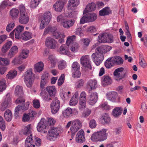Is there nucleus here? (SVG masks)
<instances>
[{
	"mask_svg": "<svg viewBox=\"0 0 147 147\" xmlns=\"http://www.w3.org/2000/svg\"><path fill=\"white\" fill-rule=\"evenodd\" d=\"M76 39V36L73 35L69 36L67 38L66 42V44L67 46H69L70 45L73 44V43L75 42L74 41Z\"/></svg>",
	"mask_w": 147,
	"mask_h": 147,
	"instance_id": "obj_49",
	"label": "nucleus"
},
{
	"mask_svg": "<svg viewBox=\"0 0 147 147\" xmlns=\"http://www.w3.org/2000/svg\"><path fill=\"white\" fill-rule=\"evenodd\" d=\"M64 3L62 2L58 1L53 5L55 10L57 11L61 12L63 9Z\"/></svg>",
	"mask_w": 147,
	"mask_h": 147,
	"instance_id": "obj_30",
	"label": "nucleus"
},
{
	"mask_svg": "<svg viewBox=\"0 0 147 147\" xmlns=\"http://www.w3.org/2000/svg\"><path fill=\"white\" fill-rule=\"evenodd\" d=\"M46 90L49 94L51 97H54L57 93V90L54 86H48L46 88Z\"/></svg>",
	"mask_w": 147,
	"mask_h": 147,
	"instance_id": "obj_22",
	"label": "nucleus"
},
{
	"mask_svg": "<svg viewBox=\"0 0 147 147\" xmlns=\"http://www.w3.org/2000/svg\"><path fill=\"white\" fill-rule=\"evenodd\" d=\"M107 98L109 100L111 101L115 102L118 99L117 94L114 92L109 93L107 94Z\"/></svg>",
	"mask_w": 147,
	"mask_h": 147,
	"instance_id": "obj_23",
	"label": "nucleus"
},
{
	"mask_svg": "<svg viewBox=\"0 0 147 147\" xmlns=\"http://www.w3.org/2000/svg\"><path fill=\"white\" fill-rule=\"evenodd\" d=\"M112 83V78L109 76L105 75L101 78V84L103 87H106L111 85Z\"/></svg>",
	"mask_w": 147,
	"mask_h": 147,
	"instance_id": "obj_13",
	"label": "nucleus"
},
{
	"mask_svg": "<svg viewBox=\"0 0 147 147\" xmlns=\"http://www.w3.org/2000/svg\"><path fill=\"white\" fill-rule=\"evenodd\" d=\"M87 94L84 91L82 92L79 96V100L86 101Z\"/></svg>",
	"mask_w": 147,
	"mask_h": 147,
	"instance_id": "obj_61",
	"label": "nucleus"
},
{
	"mask_svg": "<svg viewBox=\"0 0 147 147\" xmlns=\"http://www.w3.org/2000/svg\"><path fill=\"white\" fill-rule=\"evenodd\" d=\"M19 13V10L16 8H13L10 11V15L13 19L18 18Z\"/></svg>",
	"mask_w": 147,
	"mask_h": 147,
	"instance_id": "obj_31",
	"label": "nucleus"
},
{
	"mask_svg": "<svg viewBox=\"0 0 147 147\" xmlns=\"http://www.w3.org/2000/svg\"><path fill=\"white\" fill-rule=\"evenodd\" d=\"M50 107L52 114H55L59 109L60 102L59 100L56 98H55L50 104Z\"/></svg>",
	"mask_w": 147,
	"mask_h": 147,
	"instance_id": "obj_12",
	"label": "nucleus"
},
{
	"mask_svg": "<svg viewBox=\"0 0 147 147\" xmlns=\"http://www.w3.org/2000/svg\"><path fill=\"white\" fill-rule=\"evenodd\" d=\"M11 100L10 97H7L6 98L5 101L2 103L1 107V111H4L8 107L9 104L11 102Z\"/></svg>",
	"mask_w": 147,
	"mask_h": 147,
	"instance_id": "obj_27",
	"label": "nucleus"
},
{
	"mask_svg": "<svg viewBox=\"0 0 147 147\" xmlns=\"http://www.w3.org/2000/svg\"><path fill=\"white\" fill-rule=\"evenodd\" d=\"M33 140L32 139V135L28 136L25 141V147H35V145L33 144Z\"/></svg>",
	"mask_w": 147,
	"mask_h": 147,
	"instance_id": "obj_19",
	"label": "nucleus"
},
{
	"mask_svg": "<svg viewBox=\"0 0 147 147\" xmlns=\"http://www.w3.org/2000/svg\"><path fill=\"white\" fill-rule=\"evenodd\" d=\"M47 126V121L45 119L42 118L37 126V130L39 132H43L44 133H46L47 131L46 129Z\"/></svg>",
	"mask_w": 147,
	"mask_h": 147,
	"instance_id": "obj_11",
	"label": "nucleus"
},
{
	"mask_svg": "<svg viewBox=\"0 0 147 147\" xmlns=\"http://www.w3.org/2000/svg\"><path fill=\"white\" fill-rule=\"evenodd\" d=\"M98 98V94L96 92L92 93L89 95L88 103L89 105H93L97 102Z\"/></svg>",
	"mask_w": 147,
	"mask_h": 147,
	"instance_id": "obj_14",
	"label": "nucleus"
},
{
	"mask_svg": "<svg viewBox=\"0 0 147 147\" xmlns=\"http://www.w3.org/2000/svg\"><path fill=\"white\" fill-rule=\"evenodd\" d=\"M95 51L96 52L93 53L92 55V59L96 65H98L103 61L104 56L101 52L96 51V49Z\"/></svg>",
	"mask_w": 147,
	"mask_h": 147,
	"instance_id": "obj_8",
	"label": "nucleus"
},
{
	"mask_svg": "<svg viewBox=\"0 0 147 147\" xmlns=\"http://www.w3.org/2000/svg\"><path fill=\"white\" fill-rule=\"evenodd\" d=\"M18 52V49L16 46H13L9 51L8 53L9 57L11 58L13 57Z\"/></svg>",
	"mask_w": 147,
	"mask_h": 147,
	"instance_id": "obj_35",
	"label": "nucleus"
},
{
	"mask_svg": "<svg viewBox=\"0 0 147 147\" xmlns=\"http://www.w3.org/2000/svg\"><path fill=\"white\" fill-rule=\"evenodd\" d=\"M88 84L92 90L95 89L97 88V82L96 80H90Z\"/></svg>",
	"mask_w": 147,
	"mask_h": 147,
	"instance_id": "obj_36",
	"label": "nucleus"
},
{
	"mask_svg": "<svg viewBox=\"0 0 147 147\" xmlns=\"http://www.w3.org/2000/svg\"><path fill=\"white\" fill-rule=\"evenodd\" d=\"M20 16L19 22L22 24H27L29 20V18L25 6L23 5L19 6Z\"/></svg>",
	"mask_w": 147,
	"mask_h": 147,
	"instance_id": "obj_4",
	"label": "nucleus"
},
{
	"mask_svg": "<svg viewBox=\"0 0 147 147\" xmlns=\"http://www.w3.org/2000/svg\"><path fill=\"white\" fill-rule=\"evenodd\" d=\"M23 106H20V105H18L17 106L15 110V115L16 116H18L20 112L24 111V110L23 109Z\"/></svg>",
	"mask_w": 147,
	"mask_h": 147,
	"instance_id": "obj_53",
	"label": "nucleus"
},
{
	"mask_svg": "<svg viewBox=\"0 0 147 147\" xmlns=\"http://www.w3.org/2000/svg\"><path fill=\"white\" fill-rule=\"evenodd\" d=\"M122 110V108L121 107H115L112 111V115L114 117L117 118L121 115Z\"/></svg>",
	"mask_w": 147,
	"mask_h": 147,
	"instance_id": "obj_24",
	"label": "nucleus"
},
{
	"mask_svg": "<svg viewBox=\"0 0 147 147\" xmlns=\"http://www.w3.org/2000/svg\"><path fill=\"white\" fill-rule=\"evenodd\" d=\"M64 80L65 76L64 74H62L58 80V85L59 86H61L64 83Z\"/></svg>",
	"mask_w": 147,
	"mask_h": 147,
	"instance_id": "obj_60",
	"label": "nucleus"
},
{
	"mask_svg": "<svg viewBox=\"0 0 147 147\" xmlns=\"http://www.w3.org/2000/svg\"><path fill=\"white\" fill-rule=\"evenodd\" d=\"M111 12L110 10L108 7L102 9L99 12V15L100 16H104L109 15Z\"/></svg>",
	"mask_w": 147,
	"mask_h": 147,
	"instance_id": "obj_42",
	"label": "nucleus"
},
{
	"mask_svg": "<svg viewBox=\"0 0 147 147\" xmlns=\"http://www.w3.org/2000/svg\"><path fill=\"white\" fill-rule=\"evenodd\" d=\"M111 47L108 45H102L96 49V51L101 52L102 54L109 51L111 49Z\"/></svg>",
	"mask_w": 147,
	"mask_h": 147,
	"instance_id": "obj_21",
	"label": "nucleus"
},
{
	"mask_svg": "<svg viewBox=\"0 0 147 147\" xmlns=\"http://www.w3.org/2000/svg\"><path fill=\"white\" fill-rule=\"evenodd\" d=\"M96 5L94 3H91L88 4L86 6L84 13H86L88 12L93 11L95 10Z\"/></svg>",
	"mask_w": 147,
	"mask_h": 147,
	"instance_id": "obj_28",
	"label": "nucleus"
},
{
	"mask_svg": "<svg viewBox=\"0 0 147 147\" xmlns=\"http://www.w3.org/2000/svg\"><path fill=\"white\" fill-rule=\"evenodd\" d=\"M45 45L47 47L52 49H55L58 46L57 41L51 37L46 38Z\"/></svg>",
	"mask_w": 147,
	"mask_h": 147,
	"instance_id": "obj_10",
	"label": "nucleus"
},
{
	"mask_svg": "<svg viewBox=\"0 0 147 147\" xmlns=\"http://www.w3.org/2000/svg\"><path fill=\"white\" fill-rule=\"evenodd\" d=\"M68 47L65 45L63 44L59 48V53L61 54L67 55L69 53Z\"/></svg>",
	"mask_w": 147,
	"mask_h": 147,
	"instance_id": "obj_37",
	"label": "nucleus"
},
{
	"mask_svg": "<svg viewBox=\"0 0 147 147\" xmlns=\"http://www.w3.org/2000/svg\"><path fill=\"white\" fill-rule=\"evenodd\" d=\"M49 80L48 76L47 74H43L41 76L40 84V87L43 88L46 84L47 83Z\"/></svg>",
	"mask_w": 147,
	"mask_h": 147,
	"instance_id": "obj_25",
	"label": "nucleus"
},
{
	"mask_svg": "<svg viewBox=\"0 0 147 147\" xmlns=\"http://www.w3.org/2000/svg\"><path fill=\"white\" fill-rule=\"evenodd\" d=\"M15 26V24L13 21L9 23L6 27V31L8 32H10L13 28Z\"/></svg>",
	"mask_w": 147,
	"mask_h": 147,
	"instance_id": "obj_51",
	"label": "nucleus"
},
{
	"mask_svg": "<svg viewBox=\"0 0 147 147\" xmlns=\"http://www.w3.org/2000/svg\"><path fill=\"white\" fill-rule=\"evenodd\" d=\"M82 126V122L79 119H76L69 122L66 127L68 128L70 127V130L71 134L74 135Z\"/></svg>",
	"mask_w": 147,
	"mask_h": 147,
	"instance_id": "obj_3",
	"label": "nucleus"
},
{
	"mask_svg": "<svg viewBox=\"0 0 147 147\" xmlns=\"http://www.w3.org/2000/svg\"><path fill=\"white\" fill-rule=\"evenodd\" d=\"M97 18V15L93 13H90L83 16L80 19L81 24L86 22H91L96 20Z\"/></svg>",
	"mask_w": 147,
	"mask_h": 147,
	"instance_id": "obj_9",
	"label": "nucleus"
},
{
	"mask_svg": "<svg viewBox=\"0 0 147 147\" xmlns=\"http://www.w3.org/2000/svg\"><path fill=\"white\" fill-rule=\"evenodd\" d=\"M62 131L63 128L61 127L52 128L49 131V136L47 138L50 141H54L57 138L59 134Z\"/></svg>",
	"mask_w": 147,
	"mask_h": 147,
	"instance_id": "obj_5",
	"label": "nucleus"
},
{
	"mask_svg": "<svg viewBox=\"0 0 147 147\" xmlns=\"http://www.w3.org/2000/svg\"><path fill=\"white\" fill-rule=\"evenodd\" d=\"M32 36V34L27 31L25 32L21 35V38L24 40L30 39Z\"/></svg>",
	"mask_w": 147,
	"mask_h": 147,
	"instance_id": "obj_32",
	"label": "nucleus"
},
{
	"mask_svg": "<svg viewBox=\"0 0 147 147\" xmlns=\"http://www.w3.org/2000/svg\"><path fill=\"white\" fill-rule=\"evenodd\" d=\"M75 21L74 19L65 20L61 23L63 27L66 28H69L72 27L74 24Z\"/></svg>",
	"mask_w": 147,
	"mask_h": 147,
	"instance_id": "obj_17",
	"label": "nucleus"
},
{
	"mask_svg": "<svg viewBox=\"0 0 147 147\" xmlns=\"http://www.w3.org/2000/svg\"><path fill=\"white\" fill-rule=\"evenodd\" d=\"M111 60L114 64L120 65L123 63V60L122 58L119 56H116L111 58Z\"/></svg>",
	"mask_w": 147,
	"mask_h": 147,
	"instance_id": "obj_29",
	"label": "nucleus"
},
{
	"mask_svg": "<svg viewBox=\"0 0 147 147\" xmlns=\"http://www.w3.org/2000/svg\"><path fill=\"white\" fill-rule=\"evenodd\" d=\"M124 77L123 74H114V79L117 81H118L122 79Z\"/></svg>",
	"mask_w": 147,
	"mask_h": 147,
	"instance_id": "obj_63",
	"label": "nucleus"
},
{
	"mask_svg": "<svg viewBox=\"0 0 147 147\" xmlns=\"http://www.w3.org/2000/svg\"><path fill=\"white\" fill-rule=\"evenodd\" d=\"M53 37L56 39H58L60 37L65 38V35L63 33H61L58 31H56L53 34Z\"/></svg>",
	"mask_w": 147,
	"mask_h": 147,
	"instance_id": "obj_52",
	"label": "nucleus"
},
{
	"mask_svg": "<svg viewBox=\"0 0 147 147\" xmlns=\"http://www.w3.org/2000/svg\"><path fill=\"white\" fill-rule=\"evenodd\" d=\"M78 100L71 98L69 102V105L70 106H75L78 103Z\"/></svg>",
	"mask_w": 147,
	"mask_h": 147,
	"instance_id": "obj_64",
	"label": "nucleus"
},
{
	"mask_svg": "<svg viewBox=\"0 0 147 147\" xmlns=\"http://www.w3.org/2000/svg\"><path fill=\"white\" fill-rule=\"evenodd\" d=\"M51 15V13L49 11L45 13L41 18V21L40 26V28L42 29L50 22Z\"/></svg>",
	"mask_w": 147,
	"mask_h": 147,
	"instance_id": "obj_6",
	"label": "nucleus"
},
{
	"mask_svg": "<svg viewBox=\"0 0 147 147\" xmlns=\"http://www.w3.org/2000/svg\"><path fill=\"white\" fill-rule=\"evenodd\" d=\"M114 64L111 60V58H109L105 61V65L107 68H110L113 66Z\"/></svg>",
	"mask_w": 147,
	"mask_h": 147,
	"instance_id": "obj_44",
	"label": "nucleus"
},
{
	"mask_svg": "<svg viewBox=\"0 0 147 147\" xmlns=\"http://www.w3.org/2000/svg\"><path fill=\"white\" fill-rule=\"evenodd\" d=\"M106 33H102L99 35L98 39V41L99 42L103 43L107 42V38L105 36Z\"/></svg>",
	"mask_w": 147,
	"mask_h": 147,
	"instance_id": "obj_43",
	"label": "nucleus"
},
{
	"mask_svg": "<svg viewBox=\"0 0 147 147\" xmlns=\"http://www.w3.org/2000/svg\"><path fill=\"white\" fill-rule=\"evenodd\" d=\"M31 127L30 124L28 125L25 127L23 131V134L26 136H28L29 135L30 136L31 134Z\"/></svg>",
	"mask_w": 147,
	"mask_h": 147,
	"instance_id": "obj_40",
	"label": "nucleus"
},
{
	"mask_svg": "<svg viewBox=\"0 0 147 147\" xmlns=\"http://www.w3.org/2000/svg\"><path fill=\"white\" fill-rule=\"evenodd\" d=\"M79 4V0H69L67 5V8L68 10H73Z\"/></svg>",
	"mask_w": 147,
	"mask_h": 147,
	"instance_id": "obj_16",
	"label": "nucleus"
},
{
	"mask_svg": "<svg viewBox=\"0 0 147 147\" xmlns=\"http://www.w3.org/2000/svg\"><path fill=\"white\" fill-rule=\"evenodd\" d=\"M24 29V27L23 26H19L14 30H15V35L16 38L21 39L22 32L23 31Z\"/></svg>",
	"mask_w": 147,
	"mask_h": 147,
	"instance_id": "obj_18",
	"label": "nucleus"
},
{
	"mask_svg": "<svg viewBox=\"0 0 147 147\" xmlns=\"http://www.w3.org/2000/svg\"><path fill=\"white\" fill-rule=\"evenodd\" d=\"M91 61L88 55L83 56L80 58V63L82 66L81 70L82 73H88L92 69Z\"/></svg>",
	"mask_w": 147,
	"mask_h": 147,
	"instance_id": "obj_2",
	"label": "nucleus"
},
{
	"mask_svg": "<svg viewBox=\"0 0 147 147\" xmlns=\"http://www.w3.org/2000/svg\"><path fill=\"white\" fill-rule=\"evenodd\" d=\"M105 36L107 38V42L111 43L113 42V37L112 34L106 33Z\"/></svg>",
	"mask_w": 147,
	"mask_h": 147,
	"instance_id": "obj_55",
	"label": "nucleus"
},
{
	"mask_svg": "<svg viewBox=\"0 0 147 147\" xmlns=\"http://www.w3.org/2000/svg\"><path fill=\"white\" fill-rule=\"evenodd\" d=\"M6 128L5 123L3 118L0 116V128L3 130L4 131Z\"/></svg>",
	"mask_w": 147,
	"mask_h": 147,
	"instance_id": "obj_56",
	"label": "nucleus"
},
{
	"mask_svg": "<svg viewBox=\"0 0 147 147\" xmlns=\"http://www.w3.org/2000/svg\"><path fill=\"white\" fill-rule=\"evenodd\" d=\"M24 80L26 86L28 87H31L35 79H38L39 76H36L35 74H25Z\"/></svg>",
	"mask_w": 147,
	"mask_h": 147,
	"instance_id": "obj_7",
	"label": "nucleus"
},
{
	"mask_svg": "<svg viewBox=\"0 0 147 147\" xmlns=\"http://www.w3.org/2000/svg\"><path fill=\"white\" fill-rule=\"evenodd\" d=\"M39 3L38 0H31L30 3V7L32 8L36 7Z\"/></svg>",
	"mask_w": 147,
	"mask_h": 147,
	"instance_id": "obj_62",
	"label": "nucleus"
},
{
	"mask_svg": "<svg viewBox=\"0 0 147 147\" xmlns=\"http://www.w3.org/2000/svg\"><path fill=\"white\" fill-rule=\"evenodd\" d=\"M107 129H103L100 131L94 133L91 136V139L94 142H102L107 138Z\"/></svg>",
	"mask_w": 147,
	"mask_h": 147,
	"instance_id": "obj_1",
	"label": "nucleus"
},
{
	"mask_svg": "<svg viewBox=\"0 0 147 147\" xmlns=\"http://www.w3.org/2000/svg\"><path fill=\"white\" fill-rule=\"evenodd\" d=\"M86 101L79 100V108L80 110H82L85 108Z\"/></svg>",
	"mask_w": 147,
	"mask_h": 147,
	"instance_id": "obj_59",
	"label": "nucleus"
},
{
	"mask_svg": "<svg viewBox=\"0 0 147 147\" xmlns=\"http://www.w3.org/2000/svg\"><path fill=\"white\" fill-rule=\"evenodd\" d=\"M12 44L11 41H8L3 47L1 51L3 53H5L10 48Z\"/></svg>",
	"mask_w": 147,
	"mask_h": 147,
	"instance_id": "obj_39",
	"label": "nucleus"
},
{
	"mask_svg": "<svg viewBox=\"0 0 147 147\" xmlns=\"http://www.w3.org/2000/svg\"><path fill=\"white\" fill-rule=\"evenodd\" d=\"M80 65L79 63L77 61L74 62L71 66V70L73 73L75 74H81L80 71Z\"/></svg>",
	"mask_w": 147,
	"mask_h": 147,
	"instance_id": "obj_20",
	"label": "nucleus"
},
{
	"mask_svg": "<svg viewBox=\"0 0 147 147\" xmlns=\"http://www.w3.org/2000/svg\"><path fill=\"white\" fill-rule=\"evenodd\" d=\"M66 63L64 60L61 61L58 63V67L59 69L62 70L66 68Z\"/></svg>",
	"mask_w": 147,
	"mask_h": 147,
	"instance_id": "obj_50",
	"label": "nucleus"
},
{
	"mask_svg": "<svg viewBox=\"0 0 147 147\" xmlns=\"http://www.w3.org/2000/svg\"><path fill=\"white\" fill-rule=\"evenodd\" d=\"M6 88V81L5 79L0 80V92H2Z\"/></svg>",
	"mask_w": 147,
	"mask_h": 147,
	"instance_id": "obj_46",
	"label": "nucleus"
},
{
	"mask_svg": "<svg viewBox=\"0 0 147 147\" xmlns=\"http://www.w3.org/2000/svg\"><path fill=\"white\" fill-rule=\"evenodd\" d=\"M40 95L43 100L44 101H49L50 100H51V96H50L49 94L44 91H42L41 92Z\"/></svg>",
	"mask_w": 147,
	"mask_h": 147,
	"instance_id": "obj_41",
	"label": "nucleus"
},
{
	"mask_svg": "<svg viewBox=\"0 0 147 147\" xmlns=\"http://www.w3.org/2000/svg\"><path fill=\"white\" fill-rule=\"evenodd\" d=\"M48 59L51 62L52 66H54L57 62V59L53 55H51L49 56Z\"/></svg>",
	"mask_w": 147,
	"mask_h": 147,
	"instance_id": "obj_45",
	"label": "nucleus"
},
{
	"mask_svg": "<svg viewBox=\"0 0 147 147\" xmlns=\"http://www.w3.org/2000/svg\"><path fill=\"white\" fill-rule=\"evenodd\" d=\"M78 46L76 42H74L70 48L71 50L73 52H76L78 48Z\"/></svg>",
	"mask_w": 147,
	"mask_h": 147,
	"instance_id": "obj_58",
	"label": "nucleus"
},
{
	"mask_svg": "<svg viewBox=\"0 0 147 147\" xmlns=\"http://www.w3.org/2000/svg\"><path fill=\"white\" fill-rule=\"evenodd\" d=\"M15 93L17 95H22L23 94L22 87L19 86H17L15 90Z\"/></svg>",
	"mask_w": 147,
	"mask_h": 147,
	"instance_id": "obj_54",
	"label": "nucleus"
},
{
	"mask_svg": "<svg viewBox=\"0 0 147 147\" xmlns=\"http://www.w3.org/2000/svg\"><path fill=\"white\" fill-rule=\"evenodd\" d=\"M63 115L65 117H68L72 115V109L68 107L63 111Z\"/></svg>",
	"mask_w": 147,
	"mask_h": 147,
	"instance_id": "obj_34",
	"label": "nucleus"
},
{
	"mask_svg": "<svg viewBox=\"0 0 147 147\" xmlns=\"http://www.w3.org/2000/svg\"><path fill=\"white\" fill-rule=\"evenodd\" d=\"M29 53V51L27 49H24L22 50L19 56L20 59H26L28 57Z\"/></svg>",
	"mask_w": 147,
	"mask_h": 147,
	"instance_id": "obj_38",
	"label": "nucleus"
},
{
	"mask_svg": "<svg viewBox=\"0 0 147 147\" xmlns=\"http://www.w3.org/2000/svg\"><path fill=\"white\" fill-rule=\"evenodd\" d=\"M35 72L40 73L43 69L44 64L41 61L39 62L34 65Z\"/></svg>",
	"mask_w": 147,
	"mask_h": 147,
	"instance_id": "obj_26",
	"label": "nucleus"
},
{
	"mask_svg": "<svg viewBox=\"0 0 147 147\" xmlns=\"http://www.w3.org/2000/svg\"><path fill=\"white\" fill-rule=\"evenodd\" d=\"M76 140L77 142L82 143L85 141L84 131L82 129L80 130L76 136Z\"/></svg>",
	"mask_w": 147,
	"mask_h": 147,
	"instance_id": "obj_15",
	"label": "nucleus"
},
{
	"mask_svg": "<svg viewBox=\"0 0 147 147\" xmlns=\"http://www.w3.org/2000/svg\"><path fill=\"white\" fill-rule=\"evenodd\" d=\"M4 117L6 120L7 121H10L12 119V114L11 111L7 109L5 112Z\"/></svg>",
	"mask_w": 147,
	"mask_h": 147,
	"instance_id": "obj_33",
	"label": "nucleus"
},
{
	"mask_svg": "<svg viewBox=\"0 0 147 147\" xmlns=\"http://www.w3.org/2000/svg\"><path fill=\"white\" fill-rule=\"evenodd\" d=\"M9 63V60L7 58L0 57V65H8Z\"/></svg>",
	"mask_w": 147,
	"mask_h": 147,
	"instance_id": "obj_47",
	"label": "nucleus"
},
{
	"mask_svg": "<svg viewBox=\"0 0 147 147\" xmlns=\"http://www.w3.org/2000/svg\"><path fill=\"white\" fill-rule=\"evenodd\" d=\"M100 107L102 109L106 111H109L111 109V107L108 105L107 103L106 102L101 104Z\"/></svg>",
	"mask_w": 147,
	"mask_h": 147,
	"instance_id": "obj_57",
	"label": "nucleus"
},
{
	"mask_svg": "<svg viewBox=\"0 0 147 147\" xmlns=\"http://www.w3.org/2000/svg\"><path fill=\"white\" fill-rule=\"evenodd\" d=\"M101 119L104 122L107 123H109L111 120L110 118L108 115L107 113H104L102 114L101 117Z\"/></svg>",
	"mask_w": 147,
	"mask_h": 147,
	"instance_id": "obj_48",
	"label": "nucleus"
}]
</instances>
